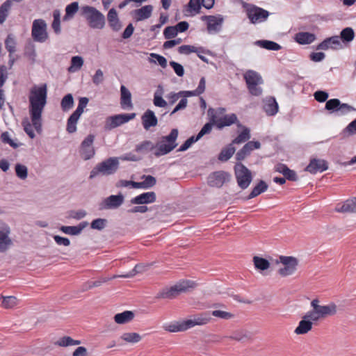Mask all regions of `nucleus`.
Instances as JSON below:
<instances>
[{"label":"nucleus","mask_w":356,"mask_h":356,"mask_svg":"<svg viewBox=\"0 0 356 356\" xmlns=\"http://www.w3.org/2000/svg\"><path fill=\"white\" fill-rule=\"evenodd\" d=\"M313 323L309 319L302 318L299 322L298 325L296 327L294 332L296 334H305L309 332L312 329Z\"/></svg>","instance_id":"obj_30"},{"label":"nucleus","mask_w":356,"mask_h":356,"mask_svg":"<svg viewBox=\"0 0 356 356\" xmlns=\"http://www.w3.org/2000/svg\"><path fill=\"white\" fill-rule=\"evenodd\" d=\"M107 220L104 218H97L92 221L90 227L93 229L102 230L106 225Z\"/></svg>","instance_id":"obj_52"},{"label":"nucleus","mask_w":356,"mask_h":356,"mask_svg":"<svg viewBox=\"0 0 356 356\" xmlns=\"http://www.w3.org/2000/svg\"><path fill=\"white\" fill-rule=\"evenodd\" d=\"M88 222L83 221L80 222L76 226H61L60 227V230L66 234L76 236L80 234L83 229L88 226Z\"/></svg>","instance_id":"obj_25"},{"label":"nucleus","mask_w":356,"mask_h":356,"mask_svg":"<svg viewBox=\"0 0 356 356\" xmlns=\"http://www.w3.org/2000/svg\"><path fill=\"white\" fill-rule=\"evenodd\" d=\"M211 314L215 317L222 319H230L234 316V315L230 312L221 310H214L211 312Z\"/></svg>","instance_id":"obj_56"},{"label":"nucleus","mask_w":356,"mask_h":356,"mask_svg":"<svg viewBox=\"0 0 356 356\" xmlns=\"http://www.w3.org/2000/svg\"><path fill=\"white\" fill-rule=\"evenodd\" d=\"M153 10L152 5H146L140 8L134 10L131 14L136 22L148 19L151 17Z\"/></svg>","instance_id":"obj_18"},{"label":"nucleus","mask_w":356,"mask_h":356,"mask_svg":"<svg viewBox=\"0 0 356 356\" xmlns=\"http://www.w3.org/2000/svg\"><path fill=\"white\" fill-rule=\"evenodd\" d=\"M134 318V313L131 311H124L122 313H119L115 315L114 320L118 324H125Z\"/></svg>","instance_id":"obj_32"},{"label":"nucleus","mask_w":356,"mask_h":356,"mask_svg":"<svg viewBox=\"0 0 356 356\" xmlns=\"http://www.w3.org/2000/svg\"><path fill=\"white\" fill-rule=\"evenodd\" d=\"M31 35L36 42H44L48 38L47 24L42 19H35L33 22Z\"/></svg>","instance_id":"obj_8"},{"label":"nucleus","mask_w":356,"mask_h":356,"mask_svg":"<svg viewBox=\"0 0 356 356\" xmlns=\"http://www.w3.org/2000/svg\"><path fill=\"white\" fill-rule=\"evenodd\" d=\"M142 124L145 130L157 125L158 120L154 111L147 109L141 117Z\"/></svg>","instance_id":"obj_21"},{"label":"nucleus","mask_w":356,"mask_h":356,"mask_svg":"<svg viewBox=\"0 0 356 356\" xmlns=\"http://www.w3.org/2000/svg\"><path fill=\"white\" fill-rule=\"evenodd\" d=\"M335 211L339 213H356V197L348 199L342 204H338Z\"/></svg>","instance_id":"obj_22"},{"label":"nucleus","mask_w":356,"mask_h":356,"mask_svg":"<svg viewBox=\"0 0 356 356\" xmlns=\"http://www.w3.org/2000/svg\"><path fill=\"white\" fill-rule=\"evenodd\" d=\"M314 99L321 103L327 102V98L329 97V95L327 92L323 90H317L314 94Z\"/></svg>","instance_id":"obj_59"},{"label":"nucleus","mask_w":356,"mask_h":356,"mask_svg":"<svg viewBox=\"0 0 356 356\" xmlns=\"http://www.w3.org/2000/svg\"><path fill=\"white\" fill-rule=\"evenodd\" d=\"M355 31L351 27H346L342 29L339 38L344 44L352 42L355 38Z\"/></svg>","instance_id":"obj_35"},{"label":"nucleus","mask_w":356,"mask_h":356,"mask_svg":"<svg viewBox=\"0 0 356 356\" xmlns=\"http://www.w3.org/2000/svg\"><path fill=\"white\" fill-rule=\"evenodd\" d=\"M230 175L225 171H217L208 177V184L211 187L220 188L229 181Z\"/></svg>","instance_id":"obj_13"},{"label":"nucleus","mask_w":356,"mask_h":356,"mask_svg":"<svg viewBox=\"0 0 356 356\" xmlns=\"http://www.w3.org/2000/svg\"><path fill=\"white\" fill-rule=\"evenodd\" d=\"M178 33L176 31L174 26H169L165 28L163 31V36L165 39L170 40L175 38Z\"/></svg>","instance_id":"obj_54"},{"label":"nucleus","mask_w":356,"mask_h":356,"mask_svg":"<svg viewBox=\"0 0 356 356\" xmlns=\"http://www.w3.org/2000/svg\"><path fill=\"white\" fill-rule=\"evenodd\" d=\"M207 113L208 115L211 116V122H213L218 129H222L225 126H230L237 120V117L234 113L218 118L216 115V111L213 108H209Z\"/></svg>","instance_id":"obj_11"},{"label":"nucleus","mask_w":356,"mask_h":356,"mask_svg":"<svg viewBox=\"0 0 356 356\" xmlns=\"http://www.w3.org/2000/svg\"><path fill=\"white\" fill-rule=\"evenodd\" d=\"M325 108L331 113L339 112L341 115H344L355 110L352 106L346 103H341L337 98L327 100L325 103Z\"/></svg>","instance_id":"obj_10"},{"label":"nucleus","mask_w":356,"mask_h":356,"mask_svg":"<svg viewBox=\"0 0 356 356\" xmlns=\"http://www.w3.org/2000/svg\"><path fill=\"white\" fill-rule=\"evenodd\" d=\"M79 118L75 117L74 115L71 114L69 117L67 122V131L70 134H72L76 131V123Z\"/></svg>","instance_id":"obj_48"},{"label":"nucleus","mask_w":356,"mask_h":356,"mask_svg":"<svg viewBox=\"0 0 356 356\" xmlns=\"http://www.w3.org/2000/svg\"><path fill=\"white\" fill-rule=\"evenodd\" d=\"M170 65L172 67L174 72L178 76L181 77L184 76V67L181 64L172 60V61H170Z\"/></svg>","instance_id":"obj_57"},{"label":"nucleus","mask_w":356,"mask_h":356,"mask_svg":"<svg viewBox=\"0 0 356 356\" xmlns=\"http://www.w3.org/2000/svg\"><path fill=\"white\" fill-rule=\"evenodd\" d=\"M83 65V59L81 56H75L71 59V66L70 70L72 67H75L76 70L80 69Z\"/></svg>","instance_id":"obj_60"},{"label":"nucleus","mask_w":356,"mask_h":356,"mask_svg":"<svg viewBox=\"0 0 356 356\" xmlns=\"http://www.w3.org/2000/svg\"><path fill=\"white\" fill-rule=\"evenodd\" d=\"M280 261L284 267L278 270V273L282 277H287L293 275L297 270L298 260L292 256H280Z\"/></svg>","instance_id":"obj_7"},{"label":"nucleus","mask_w":356,"mask_h":356,"mask_svg":"<svg viewBox=\"0 0 356 356\" xmlns=\"http://www.w3.org/2000/svg\"><path fill=\"white\" fill-rule=\"evenodd\" d=\"M119 162L117 158L109 159L97 164L90 172V179H92L99 174L109 175L115 173L118 169Z\"/></svg>","instance_id":"obj_5"},{"label":"nucleus","mask_w":356,"mask_h":356,"mask_svg":"<svg viewBox=\"0 0 356 356\" xmlns=\"http://www.w3.org/2000/svg\"><path fill=\"white\" fill-rule=\"evenodd\" d=\"M211 318L207 314H202L200 316H197L194 317L193 319L186 320L187 321L191 322V325H190V328L196 325H204L210 321Z\"/></svg>","instance_id":"obj_39"},{"label":"nucleus","mask_w":356,"mask_h":356,"mask_svg":"<svg viewBox=\"0 0 356 356\" xmlns=\"http://www.w3.org/2000/svg\"><path fill=\"white\" fill-rule=\"evenodd\" d=\"M253 262L256 269L259 270H266L270 267V262L266 259L254 256L253 257Z\"/></svg>","instance_id":"obj_37"},{"label":"nucleus","mask_w":356,"mask_h":356,"mask_svg":"<svg viewBox=\"0 0 356 356\" xmlns=\"http://www.w3.org/2000/svg\"><path fill=\"white\" fill-rule=\"evenodd\" d=\"M124 200V197L122 194L112 195L106 197L104 202L106 209H117L120 207Z\"/></svg>","instance_id":"obj_24"},{"label":"nucleus","mask_w":356,"mask_h":356,"mask_svg":"<svg viewBox=\"0 0 356 356\" xmlns=\"http://www.w3.org/2000/svg\"><path fill=\"white\" fill-rule=\"evenodd\" d=\"M74 104V99L72 94L69 93L64 96L61 100V108L63 111L70 109Z\"/></svg>","instance_id":"obj_44"},{"label":"nucleus","mask_w":356,"mask_h":356,"mask_svg":"<svg viewBox=\"0 0 356 356\" xmlns=\"http://www.w3.org/2000/svg\"><path fill=\"white\" fill-rule=\"evenodd\" d=\"M136 114L122 113L108 117L106 120L105 129L111 130L135 118Z\"/></svg>","instance_id":"obj_9"},{"label":"nucleus","mask_w":356,"mask_h":356,"mask_svg":"<svg viewBox=\"0 0 356 356\" xmlns=\"http://www.w3.org/2000/svg\"><path fill=\"white\" fill-rule=\"evenodd\" d=\"M78 10L79 3L77 1H74L70 3L65 8V15L63 19H66L68 17H72Z\"/></svg>","instance_id":"obj_45"},{"label":"nucleus","mask_w":356,"mask_h":356,"mask_svg":"<svg viewBox=\"0 0 356 356\" xmlns=\"http://www.w3.org/2000/svg\"><path fill=\"white\" fill-rule=\"evenodd\" d=\"M235 175L239 186L245 188V165L241 162H237L234 166Z\"/></svg>","instance_id":"obj_29"},{"label":"nucleus","mask_w":356,"mask_h":356,"mask_svg":"<svg viewBox=\"0 0 356 356\" xmlns=\"http://www.w3.org/2000/svg\"><path fill=\"white\" fill-rule=\"evenodd\" d=\"M245 141V127H241L239 135L232 142L222 149L218 156H233L236 151V145Z\"/></svg>","instance_id":"obj_15"},{"label":"nucleus","mask_w":356,"mask_h":356,"mask_svg":"<svg viewBox=\"0 0 356 356\" xmlns=\"http://www.w3.org/2000/svg\"><path fill=\"white\" fill-rule=\"evenodd\" d=\"M178 136V130L172 129L168 136H163L155 146V156H161L170 153L177 145L176 140Z\"/></svg>","instance_id":"obj_4"},{"label":"nucleus","mask_w":356,"mask_h":356,"mask_svg":"<svg viewBox=\"0 0 356 356\" xmlns=\"http://www.w3.org/2000/svg\"><path fill=\"white\" fill-rule=\"evenodd\" d=\"M107 21L110 28L115 32L119 31L122 28V23L118 17V13L114 8L109 10L107 14Z\"/></svg>","instance_id":"obj_20"},{"label":"nucleus","mask_w":356,"mask_h":356,"mask_svg":"<svg viewBox=\"0 0 356 356\" xmlns=\"http://www.w3.org/2000/svg\"><path fill=\"white\" fill-rule=\"evenodd\" d=\"M47 86L41 84L39 87L33 86L29 95V114L32 124L35 131L42 132V113L47 103Z\"/></svg>","instance_id":"obj_1"},{"label":"nucleus","mask_w":356,"mask_h":356,"mask_svg":"<svg viewBox=\"0 0 356 356\" xmlns=\"http://www.w3.org/2000/svg\"><path fill=\"white\" fill-rule=\"evenodd\" d=\"M190 325H191V322L184 321L181 322L175 321L170 323L169 324H166L163 326V329L165 331L170 332H183L190 328Z\"/></svg>","instance_id":"obj_23"},{"label":"nucleus","mask_w":356,"mask_h":356,"mask_svg":"<svg viewBox=\"0 0 356 356\" xmlns=\"http://www.w3.org/2000/svg\"><path fill=\"white\" fill-rule=\"evenodd\" d=\"M79 13L91 29H103L104 28L105 17L96 8L88 5L83 6L80 8Z\"/></svg>","instance_id":"obj_2"},{"label":"nucleus","mask_w":356,"mask_h":356,"mask_svg":"<svg viewBox=\"0 0 356 356\" xmlns=\"http://www.w3.org/2000/svg\"><path fill=\"white\" fill-rule=\"evenodd\" d=\"M22 126L24 127V130L26 132V134L31 138H33L35 135L34 134V131L32 129L31 123L28 121L27 119L24 120L22 122Z\"/></svg>","instance_id":"obj_61"},{"label":"nucleus","mask_w":356,"mask_h":356,"mask_svg":"<svg viewBox=\"0 0 356 356\" xmlns=\"http://www.w3.org/2000/svg\"><path fill=\"white\" fill-rule=\"evenodd\" d=\"M117 277H120L119 275H113V277H100L97 280L95 281V282H91L90 284H89V287H97V286H101L102 284L109 281V280H111L113 279H115V278H117Z\"/></svg>","instance_id":"obj_58"},{"label":"nucleus","mask_w":356,"mask_h":356,"mask_svg":"<svg viewBox=\"0 0 356 356\" xmlns=\"http://www.w3.org/2000/svg\"><path fill=\"white\" fill-rule=\"evenodd\" d=\"M268 188V185L264 180H259L257 185L253 188L252 191L246 196V200L252 199L260 194L266 192Z\"/></svg>","instance_id":"obj_28"},{"label":"nucleus","mask_w":356,"mask_h":356,"mask_svg":"<svg viewBox=\"0 0 356 356\" xmlns=\"http://www.w3.org/2000/svg\"><path fill=\"white\" fill-rule=\"evenodd\" d=\"M202 1L200 0H190L188 3V10L194 11L195 13L200 12Z\"/></svg>","instance_id":"obj_55"},{"label":"nucleus","mask_w":356,"mask_h":356,"mask_svg":"<svg viewBox=\"0 0 356 356\" xmlns=\"http://www.w3.org/2000/svg\"><path fill=\"white\" fill-rule=\"evenodd\" d=\"M155 149V146L150 140H144L142 143L136 145V152L138 153H147L149 151Z\"/></svg>","instance_id":"obj_36"},{"label":"nucleus","mask_w":356,"mask_h":356,"mask_svg":"<svg viewBox=\"0 0 356 356\" xmlns=\"http://www.w3.org/2000/svg\"><path fill=\"white\" fill-rule=\"evenodd\" d=\"M15 46L16 42L14 38H13L10 35H8V37L5 40V47L9 52L10 56L11 55V54L15 51Z\"/></svg>","instance_id":"obj_51"},{"label":"nucleus","mask_w":356,"mask_h":356,"mask_svg":"<svg viewBox=\"0 0 356 356\" xmlns=\"http://www.w3.org/2000/svg\"><path fill=\"white\" fill-rule=\"evenodd\" d=\"M121 98L120 104L123 108L126 107L132 108L133 104L131 103V94L130 91L124 86L122 85L120 87Z\"/></svg>","instance_id":"obj_27"},{"label":"nucleus","mask_w":356,"mask_h":356,"mask_svg":"<svg viewBox=\"0 0 356 356\" xmlns=\"http://www.w3.org/2000/svg\"><path fill=\"white\" fill-rule=\"evenodd\" d=\"M15 173L18 178L22 180H24L28 177V169L26 165L17 163L15 165Z\"/></svg>","instance_id":"obj_47"},{"label":"nucleus","mask_w":356,"mask_h":356,"mask_svg":"<svg viewBox=\"0 0 356 356\" xmlns=\"http://www.w3.org/2000/svg\"><path fill=\"white\" fill-rule=\"evenodd\" d=\"M196 283L192 280H181L170 288H164L156 296V298L173 299L181 293L193 289Z\"/></svg>","instance_id":"obj_3"},{"label":"nucleus","mask_w":356,"mask_h":356,"mask_svg":"<svg viewBox=\"0 0 356 356\" xmlns=\"http://www.w3.org/2000/svg\"><path fill=\"white\" fill-rule=\"evenodd\" d=\"M10 229L7 225L0 228V252H5L12 245V239L9 237Z\"/></svg>","instance_id":"obj_16"},{"label":"nucleus","mask_w":356,"mask_h":356,"mask_svg":"<svg viewBox=\"0 0 356 356\" xmlns=\"http://www.w3.org/2000/svg\"><path fill=\"white\" fill-rule=\"evenodd\" d=\"M178 52L181 54L188 55L191 53H193L195 51V47L189 44H184L178 48Z\"/></svg>","instance_id":"obj_64"},{"label":"nucleus","mask_w":356,"mask_h":356,"mask_svg":"<svg viewBox=\"0 0 356 356\" xmlns=\"http://www.w3.org/2000/svg\"><path fill=\"white\" fill-rule=\"evenodd\" d=\"M1 142L4 144H8L10 147L15 149L19 145L10 137V134L8 131H4L1 135Z\"/></svg>","instance_id":"obj_49"},{"label":"nucleus","mask_w":356,"mask_h":356,"mask_svg":"<svg viewBox=\"0 0 356 356\" xmlns=\"http://www.w3.org/2000/svg\"><path fill=\"white\" fill-rule=\"evenodd\" d=\"M270 13L261 8L246 3V15L252 24L261 23L267 19Z\"/></svg>","instance_id":"obj_6"},{"label":"nucleus","mask_w":356,"mask_h":356,"mask_svg":"<svg viewBox=\"0 0 356 356\" xmlns=\"http://www.w3.org/2000/svg\"><path fill=\"white\" fill-rule=\"evenodd\" d=\"M327 169L328 163L327 161L314 157L310 160L309 164L305 168V171L312 175H316L318 172H323Z\"/></svg>","instance_id":"obj_14"},{"label":"nucleus","mask_w":356,"mask_h":356,"mask_svg":"<svg viewBox=\"0 0 356 356\" xmlns=\"http://www.w3.org/2000/svg\"><path fill=\"white\" fill-rule=\"evenodd\" d=\"M156 193L153 191L145 192L131 200L133 204H147L156 201Z\"/></svg>","instance_id":"obj_19"},{"label":"nucleus","mask_w":356,"mask_h":356,"mask_svg":"<svg viewBox=\"0 0 356 356\" xmlns=\"http://www.w3.org/2000/svg\"><path fill=\"white\" fill-rule=\"evenodd\" d=\"M199 139L197 136H192L188 138L177 149V152H184L187 150L194 143L197 141Z\"/></svg>","instance_id":"obj_53"},{"label":"nucleus","mask_w":356,"mask_h":356,"mask_svg":"<svg viewBox=\"0 0 356 356\" xmlns=\"http://www.w3.org/2000/svg\"><path fill=\"white\" fill-rule=\"evenodd\" d=\"M142 179H144L142 181L143 186V189L149 188L154 186L156 183V178L152 175H143L142 177Z\"/></svg>","instance_id":"obj_50"},{"label":"nucleus","mask_w":356,"mask_h":356,"mask_svg":"<svg viewBox=\"0 0 356 356\" xmlns=\"http://www.w3.org/2000/svg\"><path fill=\"white\" fill-rule=\"evenodd\" d=\"M260 81H264V79L259 72L252 70H246V83Z\"/></svg>","instance_id":"obj_38"},{"label":"nucleus","mask_w":356,"mask_h":356,"mask_svg":"<svg viewBox=\"0 0 356 356\" xmlns=\"http://www.w3.org/2000/svg\"><path fill=\"white\" fill-rule=\"evenodd\" d=\"M121 339L127 343H138L141 340V336L136 332H125L121 336Z\"/></svg>","instance_id":"obj_42"},{"label":"nucleus","mask_w":356,"mask_h":356,"mask_svg":"<svg viewBox=\"0 0 356 356\" xmlns=\"http://www.w3.org/2000/svg\"><path fill=\"white\" fill-rule=\"evenodd\" d=\"M202 21L207 22V29L209 33H218L222 28L223 17L218 15H203L201 17Z\"/></svg>","instance_id":"obj_12"},{"label":"nucleus","mask_w":356,"mask_h":356,"mask_svg":"<svg viewBox=\"0 0 356 356\" xmlns=\"http://www.w3.org/2000/svg\"><path fill=\"white\" fill-rule=\"evenodd\" d=\"M11 6L10 0H6L4 3L1 4L0 6V23L2 24L5 22L8 13Z\"/></svg>","instance_id":"obj_43"},{"label":"nucleus","mask_w":356,"mask_h":356,"mask_svg":"<svg viewBox=\"0 0 356 356\" xmlns=\"http://www.w3.org/2000/svg\"><path fill=\"white\" fill-rule=\"evenodd\" d=\"M1 298V307L4 309H13L18 304V300L15 296H2Z\"/></svg>","instance_id":"obj_41"},{"label":"nucleus","mask_w":356,"mask_h":356,"mask_svg":"<svg viewBox=\"0 0 356 356\" xmlns=\"http://www.w3.org/2000/svg\"><path fill=\"white\" fill-rule=\"evenodd\" d=\"M337 305L334 302H331L327 305H321L318 310L321 318L326 316H332L337 313Z\"/></svg>","instance_id":"obj_33"},{"label":"nucleus","mask_w":356,"mask_h":356,"mask_svg":"<svg viewBox=\"0 0 356 356\" xmlns=\"http://www.w3.org/2000/svg\"><path fill=\"white\" fill-rule=\"evenodd\" d=\"M264 81L260 82H252V83H246V88L248 90V92L252 96L259 97L263 93V89L261 87L263 85Z\"/></svg>","instance_id":"obj_34"},{"label":"nucleus","mask_w":356,"mask_h":356,"mask_svg":"<svg viewBox=\"0 0 356 356\" xmlns=\"http://www.w3.org/2000/svg\"><path fill=\"white\" fill-rule=\"evenodd\" d=\"M255 45L259 46L261 48L271 50V51H279L282 49V46L278 43L268 40H257L254 43Z\"/></svg>","instance_id":"obj_31"},{"label":"nucleus","mask_w":356,"mask_h":356,"mask_svg":"<svg viewBox=\"0 0 356 356\" xmlns=\"http://www.w3.org/2000/svg\"><path fill=\"white\" fill-rule=\"evenodd\" d=\"M147 267H148V266L143 264H137L135 266V267L134 268V269L131 271H130L129 273L124 274V275H119V277H123V278L133 277L138 273H142L145 272L147 269Z\"/></svg>","instance_id":"obj_40"},{"label":"nucleus","mask_w":356,"mask_h":356,"mask_svg":"<svg viewBox=\"0 0 356 356\" xmlns=\"http://www.w3.org/2000/svg\"><path fill=\"white\" fill-rule=\"evenodd\" d=\"M60 12L58 10H55L53 13L54 20L51 24L52 29L56 34L60 33Z\"/></svg>","instance_id":"obj_46"},{"label":"nucleus","mask_w":356,"mask_h":356,"mask_svg":"<svg viewBox=\"0 0 356 356\" xmlns=\"http://www.w3.org/2000/svg\"><path fill=\"white\" fill-rule=\"evenodd\" d=\"M286 180H289L291 181H297L298 180V176L296 171L293 170H291L289 168L286 171V172L283 175Z\"/></svg>","instance_id":"obj_63"},{"label":"nucleus","mask_w":356,"mask_h":356,"mask_svg":"<svg viewBox=\"0 0 356 356\" xmlns=\"http://www.w3.org/2000/svg\"><path fill=\"white\" fill-rule=\"evenodd\" d=\"M304 318L309 319V321L313 322L318 321L321 318V316L318 311L312 309L305 314Z\"/></svg>","instance_id":"obj_62"},{"label":"nucleus","mask_w":356,"mask_h":356,"mask_svg":"<svg viewBox=\"0 0 356 356\" xmlns=\"http://www.w3.org/2000/svg\"><path fill=\"white\" fill-rule=\"evenodd\" d=\"M316 39V35L309 32H299L294 37L295 41L300 44H309Z\"/></svg>","instance_id":"obj_26"},{"label":"nucleus","mask_w":356,"mask_h":356,"mask_svg":"<svg viewBox=\"0 0 356 356\" xmlns=\"http://www.w3.org/2000/svg\"><path fill=\"white\" fill-rule=\"evenodd\" d=\"M263 110L268 116L275 115L279 110L276 99L273 96H268L263 99Z\"/></svg>","instance_id":"obj_17"}]
</instances>
